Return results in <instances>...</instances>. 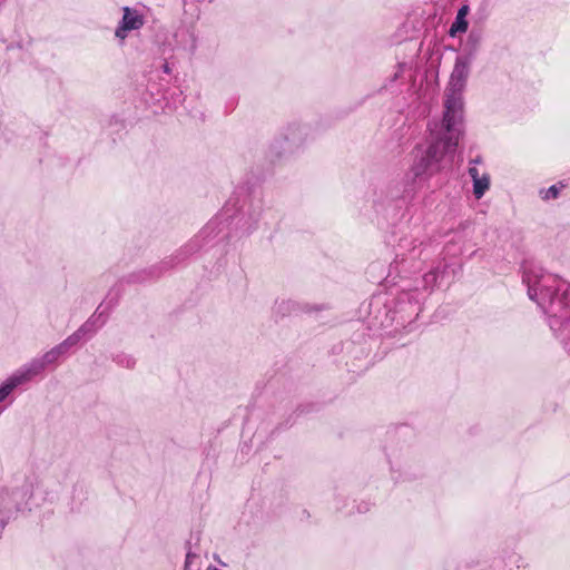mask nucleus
<instances>
[{"instance_id": "1", "label": "nucleus", "mask_w": 570, "mask_h": 570, "mask_svg": "<svg viewBox=\"0 0 570 570\" xmlns=\"http://www.w3.org/2000/svg\"><path fill=\"white\" fill-rule=\"evenodd\" d=\"M521 271L528 297L548 316L551 331L558 337L570 338V285L533 262H524Z\"/></svg>"}, {"instance_id": "2", "label": "nucleus", "mask_w": 570, "mask_h": 570, "mask_svg": "<svg viewBox=\"0 0 570 570\" xmlns=\"http://www.w3.org/2000/svg\"><path fill=\"white\" fill-rule=\"evenodd\" d=\"M430 136L424 145H417L413 151V161L406 174L412 184L428 180L430 177L440 173L443 168L444 159L453 154L462 135V125L442 119L441 122L428 125Z\"/></svg>"}, {"instance_id": "3", "label": "nucleus", "mask_w": 570, "mask_h": 570, "mask_svg": "<svg viewBox=\"0 0 570 570\" xmlns=\"http://www.w3.org/2000/svg\"><path fill=\"white\" fill-rule=\"evenodd\" d=\"M424 298L425 293L417 287L403 289L391 299L374 296L370 303V313L375 314L374 317L383 328H387L393 324L406 327L420 315Z\"/></svg>"}, {"instance_id": "4", "label": "nucleus", "mask_w": 570, "mask_h": 570, "mask_svg": "<svg viewBox=\"0 0 570 570\" xmlns=\"http://www.w3.org/2000/svg\"><path fill=\"white\" fill-rule=\"evenodd\" d=\"M471 65L472 62L465 59L455 58L454 67L445 88L443 119H445L446 122L452 121L462 125L464 107L463 92L470 76Z\"/></svg>"}, {"instance_id": "5", "label": "nucleus", "mask_w": 570, "mask_h": 570, "mask_svg": "<svg viewBox=\"0 0 570 570\" xmlns=\"http://www.w3.org/2000/svg\"><path fill=\"white\" fill-rule=\"evenodd\" d=\"M220 224L222 220L218 217L212 219L206 224V226L199 232V234L193 240H190L185 247H183L179 250V253L175 257L161 262L159 266H153L147 269H141L131 273L127 276L126 281L128 283H144L160 277L165 271H168L174 266V261L175 263H179L183 259H185L188 255L198 250L202 246L200 239L205 240L208 238L216 237L223 230L222 228H219Z\"/></svg>"}, {"instance_id": "6", "label": "nucleus", "mask_w": 570, "mask_h": 570, "mask_svg": "<svg viewBox=\"0 0 570 570\" xmlns=\"http://www.w3.org/2000/svg\"><path fill=\"white\" fill-rule=\"evenodd\" d=\"M28 489L22 479L2 480L0 482V532L6 528L24 504Z\"/></svg>"}, {"instance_id": "7", "label": "nucleus", "mask_w": 570, "mask_h": 570, "mask_svg": "<svg viewBox=\"0 0 570 570\" xmlns=\"http://www.w3.org/2000/svg\"><path fill=\"white\" fill-rule=\"evenodd\" d=\"M228 212L229 209L225 208V218H230L242 235H249L257 228L263 213V200L259 197L248 195L233 215H229Z\"/></svg>"}, {"instance_id": "8", "label": "nucleus", "mask_w": 570, "mask_h": 570, "mask_svg": "<svg viewBox=\"0 0 570 570\" xmlns=\"http://www.w3.org/2000/svg\"><path fill=\"white\" fill-rule=\"evenodd\" d=\"M311 129L301 122H291L282 131L281 136L272 144V153L276 157L294 154L306 145Z\"/></svg>"}, {"instance_id": "9", "label": "nucleus", "mask_w": 570, "mask_h": 570, "mask_svg": "<svg viewBox=\"0 0 570 570\" xmlns=\"http://www.w3.org/2000/svg\"><path fill=\"white\" fill-rule=\"evenodd\" d=\"M414 185L407 175L405 179L392 180L375 194L373 202L375 205L399 206V202H404L414 195Z\"/></svg>"}, {"instance_id": "10", "label": "nucleus", "mask_w": 570, "mask_h": 570, "mask_svg": "<svg viewBox=\"0 0 570 570\" xmlns=\"http://www.w3.org/2000/svg\"><path fill=\"white\" fill-rule=\"evenodd\" d=\"M423 242H419L413 237H403L400 239L395 247L394 263L401 267L402 271L410 268L419 269L420 266L416 264L424 254Z\"/></svg>"}, {"instance_id": "11", "label": "nucleus", "mask_w": 570, "mask_h": 570, "mask_svg": "<svg viewBox=\"0 0 570 570\" xmlns=\"http://www.w3.org/2000/svg\"><path fill=\"white\" fill-rule=\"evenodd\" d=\"M145 24L144 16L130 7H122V18L115 30V37L122 45L130 31L139 30Z\"/></svg>"}, {"instance_id": "12", "label": "nucleus", "mask_w": 570, "mask_h": 570, "mask_svg": "<svg viewBox=\"0 0 570 570\" xmlns=\"http://www.w3.org/2000/svg\"><path fill=\"white\" fill-rule=\"evenodd\" d=\"M47 365L48 364L45 362L42 356L35 357L30 362L26 363L20 368H18L16 372H13L10 375V377L13 380L17 386H19L42 373Z\"/></svg>"}, {"instance_id": "13", "label": "nucleus", "mask_w": 570, "mask_h": 570, "mask_svg": "<svg viewBox=\"0 0 570 570\" xmlns=\"http://www.w3.org/2000/svg\"><path fill=\"white\" fill-rule=\"evenodd\" d=\"M483 40V31L480 28H472L466 37V40L463 45V51L459 55V58L465 59L470 62H473L476 58V55L481 48Z\"/></svg>"}, {"instance_id": "14", "label": "nucleus", "mask_w": 570, "mask_h": 570, "mask_svg": "<svg viewBox=\"0 0 570 570\" xmlns=\"http://www.w3.org/2000/svg\"><path fill=\"white\" fill-rule=\"evenodd\" d=\"M100 308L101 305L96 309L94 315L87 322H85L76 332H73L60 343L67 353L72 346L77 345L87 333L95 331L96 317L98 318L102 315Z\"/></svg>"}, {"instance_id": "15", "label": "nucleus", "mask_w": 570, "mask_h": 570, "mask_svg": "<svg viewBox=\"0 0 570 570\" xmlns=\"http://www.w3.org/2000/svg\"><path fill=\"white\" fill-rule=\"evenodd\" d=\"M468 173L473 183V195L476 199H481L490 188V176L487 173L480 175L475 166H470Z\"/></svg>"}, {"instance_id": "16", "label": "nucleus", "mask_w": 570, "mask_h": 570, "mask_svg": "<svg viewBox=\"0 0 570 570\" xmlns=\"http://www.w3.org/2000/svg\"><path fill=\"white\" fill-rule=\"evenodd\" d=\"M469 6L463 4L459 8L456 17L450 27L449 35L454 37L456 33H463L468 30L469 23L466 16L469 14Z\"/></svg>"}, {"instance_id": "17", "label": "nucleus", "mask_w": 570, "mask_h": 570, "mask_svg": "<svg viewBox=\"0 0 570 570\" xmlns=\"http://www.w3.org/2000/svg\"><path fill=\"white\" fill-rule=\"evenodd\" d=\"M522 558L518 553H509L507 558L495 561V570H527L525 566H521Z\"/></svg>"}, {"instance_id": "18", "label": "nucleus", "mask_w": 570, "mask_h": 570, "mask_svg": "<svg viewBox=\"0 0 570 570\" xmlns=\"http://www.w3.org/2000/svg\"><path fill=\"white\" fill-rule=\"evenodd\" d=\"M185 548L187 550L184 570H200L202 569V560L199 553L193 551L191 542L186 541Z\"/></svg>"}, {"instance_id": "19", "label": "nucleus", "mask_w": 570, "mask_h": 570, "mask_svg": "<svg viewBox=\"0 0 570 570\" xmlns=\"http://www.w3.org/2000/svg\"><path fill=\"white\" fill-rule=\"evenodd\" d=\"M112 362H115L118 366L131 370L136 365V358L125 352H119L112 355Z\"/></svg>"}, {"instance_id": "20", "label": "nucleus", "mask_w": 570, "mask_h": 570, "mask_svg": "<svg viewBox=\"0 0 570 570\" xmlns=\"http://www.w3.org/2000/svg\"><path fill=\"white\" fill-rule=\"evenodd\" d=\"M566 185L563 183H559L558 185H551L549 188H542L539 190V196L542 200H551L557 199L560 195V190L564 188Z\"/></svg>"}, {"instance_id": "21", "label": "nucleus", "mask_w": 570, "mask_h": 570, "mask_svg": "<svg viewBox=\"0 0 570 570\" xmlns=\"http://www.w3.org/2000/svg\"><path fill=\"white\" fill-rule=\"evenodd\" d=\"M67 352L62 348L61 344L59 343L58 345L53 346L51 350H49L48 352H46L42 357L45 360V362L50 365L52 363H55L56 361H58V358L62 355H65Z\"/></svg>"}, {"instance_id": "22", "label": "nucleus", "mask_w": 570, "mask_h": 570, "mask_svg": "<svg viewBox=\"0 0 570 570\" xmlns=\"http://www.w3.org/2000/svg\"><path fill=\"white\" fill-rule=\"evenodd\" d=\"M296 308V303L291 299H282L276 301L275 303V312L277 314H291Z\"/></svg>"}, {"instance_id": "23", "label": "nucleus", "mask_w": 570, "mask_h": 570, "mask_svg": "<svg viewBox=\"0 0 570 570\" xmlns=\"http://www.w3.org/2000/svg\"><path fill=\"white\" fill-rule=\"evenodd\" d=\"M17 384L9 376L1 385H0V403L3 402L14 389H17Z\"/></svg>"}, {"instance_id": "24", "label": "nucleus", "mask_w": 570, "mask_h": 570, "mask_svg": "<svg viewBox=\"0 0 570 570\" xmlns=\"http://www.w3.org/2000/svg\"><path fill=\"white\" fill-rule=\"evenodd\" d=\"M205 0H183L184 9L186 13H190L191 17H198L199 4Z\"/></svg>"}, {"instance_id": "25", "label": "nucleus", "mask_w": 570, "mask_h": 570, "mask_svg": "<svg viewBox=\"0 0 570 570\" xmlns=\"http://www.w3.org/2000/svg\"><path fill=\"white\" fill-rule=\"evenodd\" d=\"M439 272L436 269L430 271L423 276L424 288H433L436 284Z\"/></svg>"}, {"instance_id": "26", "label": "nucleus", "mask_w": 570, "mask_h": 570, "mask_svg": "<svg viewBox=\"0 0 570 570\" xmlns=\"http://www.w3.org/2000/svg\"><path fill=\"white\" fill-rule=\"evenodd\" d=\"M14 49H19V50L23 49V43L21 41H18V42H11V43L7 45V48H6L7 51H11Z\"/></svg>"}, {"instance_id": "27", "label": "nucleus", "mask_w": 570, "mask_h": 570, "mask_svg": "<svg viewBox=\"0 0 570 570\" xmlns=\"http://www.w3.org/2000/svg\"><path fill=\"white\" fill-rule=\"evenodd\" d=\"M189 37L191 39V43H190V47H189V51L190 53H194L196 51V48H197V41H196V37L194 33H189Z\"/></svg>"}, {"instance_id": "28", "label": "nucleus", "mask_w": 570, "mask_h": 570, "mask_svg": "<svg viewBox=\"0 0 570 570\" xmlns=\"http://www.w3.org/2000/svg\"><path fill=\"white\" fill-rule=\"evenodd\" d=\"M161 69L165 73H170L171 72V68H170V65L165 61L163 65H161Z\"/></svg>"}, {"instance_id": "29", "label": "nucleus", "mask_w": 570, "mask_h": 570, "mask_svg": "<svg viewBox=\"0 0 570 570\" xmlns=\"http://www.w3.org/2000/svg\"><path fill=\"white\" fill-rule=\"evenodd\" d=\"M482 161V157L481 156H476L474 159L470 160V164L471 165H476V164H480Z\"/></svg>"}, {"instance_id": "30", "label": "nucleus", "mask_w": 570, "mask_h": 570, "mask_svg": "<svg viewBox=\"0 0 570 570\" xmlns=\"http://www.w3.org/2000/svg\"><path fill=\"white\" fill-rule=\"evenodd\" d=\"M215 559H216V560H217L222 566H226V563H225V562H223V561L219 559V557H218L217 554L215 556Z\"/></svg>"}, {"instance_id": "31", "label": "nucleus", "mask_w": 570, "mask_h": 570, "mask_svg": "<svg viewBox=\"0 0 570 570\" xmlns=\"http://www.w3.org/2000/svg\"><path fill=\"white\" fill-rule=\"evenodd\" d=\"M206 570H220V569H218V568H217V567H215V566H208Z\"/></svg>"}, {"instance_id": "32", "label": "nucleus", "mask_w": 570, "mask_h": 570, "mask_svg": "<svg viewBox=\"0 0 570 570\" xmlns=\"http://www.w3.org/2000/svg\"><path fill=\"white\" fill-rule=\"evenodd\" d=\"M6 0H0V4H2Z\"/></svg>"}]
</instances>
